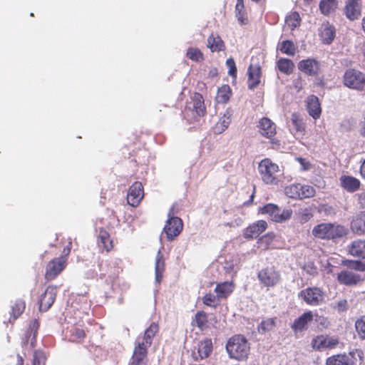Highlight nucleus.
Masks as SVG:
<instances>
[{"label": "nucleus", "mask_w": 365, "mask_h": 365, "mask_svg": "<svg viewBox=\"0 0 365 365\" xmlns=\"http://www.w3.org/2000/svg\"><path fill=\"white\" fill-rule=\"evenodd\" d=\"M259 133L267 138H272L277 133V127L274 122L269 118L264 117L259 122Z\"/></svg>", "instance_id": "19"}, {"label": "nucleus", "mask_w": 365, "mask_h": 365, "mask_svg": "<svg viewBox=\"0 0 365 365\" xmlns=\"http://www.w3.org/2000/svg\"><path fill=\"white\" fill-rule=\"evenodd\" d=\"M26 309V302L21 299H17L11 307L10 315L14 319L21 317Z\"/></svg>", "instance_id": "33"}, {"label": "nucleus", "mask_w": 365, "mask_h": 365, "mask_svg": "<svg viewBox=\"0 0 365 365\" xmlns=\"http://www.w3.org/2000/svg\"><path fill=\"white\" fill-rule=\"evenodd\" d=\"M235 289V284L233 281L218 282L215 288V293L217 294L221 301H226L232 294Z\"/></svg>", "instance_id": "18"}, {"label": "nucleus", "mask_w": 365, "mask_h": 365, "mask_svg": "<svg viewBox=\"0 0 365 365\" xmlns=\"http://www.w3.org/2000/svg\"><path fill=\"white\" fill-rule=\"evenodd\" d=\"M279 50L288 56H294L296 53L297 47L290 40L282 41L279 43Z\"/></svg>", "instance_id": "38"}, {"label": "nucleus", "mask_w": 365, "mask_h": 365, "mask_svg": "<svg viewBox=\"0 0 365 365\" xmlns=\"http://www.w3.org/2000/svg\"><path fill=\"white\" fill-rule=\"evenodd\" d=\"M346 306H347V302L346 299L341 300L337 303L338 309L339 311L346 310Z\"/></svg>", "instance_id": "55"}, {"label": "nucleus", "mask_w": 365, "mask_h": 365, "mask_svg": "<svg viewBox=\"0 0 365 365\" xmlns=\"http://www.w3.org/2000/svg\"><path fill=\"white\" fill-rule=\"evenodd\" d=\"M201 318H207V313L203 311L197 312L195 314V319H201Z\"/></svg>", "instance_id": "59"}, {"label": "nucleus", "mask_w": 365, "mask_h": 365, "mask_svg": "<svg viewBox=\"0 0 365 365\" xmlns=\"http://www.w3.org/2000/svg\"><path fill=\"white\" fill-rule=\"evenodd\" d=\"M313 314L311 311L304 312L297 319H312Z\"/></svg>", "instance_id": "57"}, {"label": "nucleus", "mask_w": 365, "mask_h": 365, "mask_svg": "<svg viewBox=\"0 0 365 365\" xmlns=\"http://www.w3.org/2000/svg\"><path fill=\"white\" fill-rule=\"evenodd\" d=\"M336 279L340 284L349 287L356 285L362 280L359 274L346 269L341 270L338 273Z\"/></svg>", "instance_id": "16"}, {"label": "nucleus", "mask_w": 365, "mask_h": 365, "mask_svg": "<svg viewBox=\"0 0 365 365\" xmlns=\"http://www.w3.org/2000/svg\"><path fill=\"white\" fill-rule=\"evenodd\" d=\"M192 101L193 103V110L199 116H204L206 114V107L204 98L200 93H194Z\"/></svg>", "instance_id": "31"}, {"label": "nucleus", "mask_w": 365, "mask_h": 365, "mask_svg": "<svg viewBox=\"0 0 365 365\" xmlns=\"http://www.w3.org/2000/svg\"><path fill=\"white\" fill-rule=\"evenodd\" d=\"M38 327H39L38 321H33L29 324V329H28V331L26 334V336H30L32 333L34 334V336H33V338H32L31 342V346H34V342L36 341V332H37Z\"/></svg>", "instance_id": "43"}, {"label": "nucleus", "mask_w": 365, "mask_h": 365, "mask_svg": "<svg viewBox=\"0 0 365 365\" xmlns=\"http://www.w3.org/2000/svg\"><path fill=\"white\" fill-rule=\"evenodd\" d=\"M285 195L292 199L303 200L313 197L316 194L315 188L309 185L293 183L284 188Z\"/></svg>", "instance_id": "6"}, {"label": "nucleus", "mask_w": 365, "mask_h": 365, "mask_svg": "<svg viewBox=\"0 0 365 365\" xmlns=\"http://www.w3.org/2000/svg\"><path fill=\"white\" fill-rule=\"evenodd\" d=\"M226 65L228 67V74L234 78H237V69L235 60L232 58H227Z\"/></svg>", "instance_id": "47"}, {"label": "nucleus", "mask_w": 365, "mask_h": 365, "mask_svg": "<svg viewBox=\"0 0 365 365\" xmlns=\"http://www.w3.org/2000/svg\"><path fill=\"white\" fill-rule=\"evenodd\" d=\"M235 16L240 25H245L248 23V19L245 10V6L242 9L235 6Z\"/></svg>", "instance_id": "42"}, {"label": "nucleus", "mask_w": 365, "mask_h": 365, "mask_svg": "<svg viewBox=\"0 0 365 365\" xmlns=\"http://www.w3.org/2000/svg\"><path fill=\"white\" fill-rule=\"evenodd\" d=\"M76 335L78 339L83 338L85 336L84 331L82 329H77L76 331Z\"/></svg>", "instance_id": "62"}, {"label": "nucleus", "mask_w": 365, "mask_h": 365, "mask_svg": "<svg viewBox=\"0 0 365 365\" xmlns=\"http://www.w3.org/2000/svg\"><path fill=\"white\" fill-rule=\"evenodd\" d=\"M207 46L212 52H220L225 49V44L219 35L212 34L207 38Z\"/></svg>", "instance_id": "30"}, {"label": "nucleus", "mask_w": 365, "mask_h": 365, "mask_svg": "<svg viewBox=\"0 0 365 365\" xmlns=\"http://www.w3.org/2000/svg\"><path fill=\"white\" fill-rule=\"evenodd\" d=\"M97 243L98 246L110 252L113 248V242L110 238V234L103 228H101L97 237Z\"/></svg>", "instance_id": "27"}, {"label": "nucleus", "mask_w": 365, "mask_h": 365, "mask_svg": "<svg viewBox=\"0 0 365 365\" xmlns=\"http://www.w3.org/2000/svg\"><path fill=\"white\" fill-rule=\"evenodd\" d=\"M356 329L362 339H365V321H356Z\"/></svg>", "instance_id": "52"}, {"label": "nucleus", "mask_w": 365, "mask_h": 365, "mask_svg": "<svg viewBox=\"0 0 365 365\" xmlns=\"http://www.w3.org/2000/svg\"><path fill=\"white\" fill-rule=\"evenodd\" d=\"M327 365H354V357L352 353L349 354H339L329 357L327 360Z\"/></svg>", "instance_id": "28"}, {"label": "nucleus", "mask_w": 365, "mask_h": 365, "mask_svg": "<svg viewBox=\"0 0 365 365\" xmlns=\"http://www.w3.org/2000/svg\"><path fill=\"white\" fill-rule=\"evenodd\" d=\"M163 266L164 262L161 259V257L158 256L156 259L155 262V274H156V279L158 281L160 280V278L161 277V273L163 270Z\"/></svg>", "instance_id": "49"}, {"label": "nucleus", "mask_w": 365, "mask_h": 365, "mask_svg": "<svg viewBox=\"0 0 365 365\" xmlns=\"http://www.w3.org/2000/svg\"><path fill=\"white\" fill-rule=\"evenodd\" d=\"M158 330V325L153 323L148 328L143 339H138L128 365H147V349L152 343V338Z\"/></svg>", "instance_id": "1"}, {"label": "nucleus", "mask_w": 365, "mask_h": 365, "mask_svg": "<svg viewBox=\"0 0 365 365\" xmlns=\"http://www.w3.org/2000/svg\"><path fill=\"white\" fill-rule=\"evenodd\" d=\"M339 344V340L337 338L334 336H325V348L327 349H333Z\"/></svg>", "instance_id": "51"}, {"label": "nucleus", "mask_w": 365, "mask_h": 365, "mask_svg": "<svg viewBox=\"0 0 365 365\" xmlns=\"http://www.w3.org/2000/svg\"><path fill=\"white\" fill-rule=\"evenodd\" d=\"M346 265L354 270L365 272V263L359 260H349Z\"/></svg>", "instance_id": "46"}, {"label": "nucleus", "mask_w": 365, "mask_h": 365, "mask_svg": "<svg viewBox=\"0 0 365 365\" xmlns=\"http://www.w3.org/2000/svg\"><path fill=\"white\" fill-rule=\"evenodd\" d=\"M361 7L360 0H347L344 7L346 18L351 21L359 19L361 16Z\"/></svg>", "instance_id": "21"}, {"label": "nucleus", "mask_w": 365, "mask_h": 365, "mask_svg": "<svg viewBox=\"0 0 365 365\" xmlns=\"http://www.w3.org/2000/svg\"><path fill=\"white\" fill-rule=\"evenodd\" d=\"M57 294V287L48 285L38 299L40 312H46L54 303Z\"/></svg>", "instance_id": "12"}, {"label": "nucleus", "mask_w": 365, "mask_h": 365, "mask_svg": "<svg viewBox=\"0 0 365 365\" xmlns=\"http://www.w3.org/2000/svg\"><path fill=\"white\" fill-rule=\"evenodd\" d=\"M202 303L208 307L216 308L221 303V299L219 298L217 294H214L212 292L205 294L202 297Z\"/></svg>", "instance_id": "39"}, {"label": "nucleus", "mask_w": 365, "mask_h": 365, "mask_svg": "<svg viewBox=\"0 0 365 365\" xmlns=\"http://www.w3.org/2000/svg\"><path fill=\"white\" fill-rule=\"evenodd\" d=\"M359 202L363 207H365V192L359 195Z\"/></svg>", "instance_id": "60"}, {"label": "nucleus", "mask_w": 365, "mask_h": 365, "mask_svg": "<svg viewBox=\"0 0 365 365\" xmlns=\"http://www.w3.org/2000/svg\"><path fill=\"white\" fill-rule=\"evenodd\" d=\"M290 122L292 123L291 131L297 137H303L306 134V124L303 118L297 113L291 115Z\"/></svg>", "instance_id": "17"}, {"label": "nucleus", "mask_w": 365, "mask_h": 365, "mask_svg": "<svg viewBox=\"0 0 365 365\" xmlns=\"http://www.w3.org/2000/svg\"><path fill=\"white\" fill-rule=\"evenodd\" d=\"M17 357H18V361L16 365H23V363H24L23 358L19 354L17 355Z\"/></svg>", "instance_id": "64"}, {"label": "nucleus", "mask_w": 365, "mask_h": 365, "mask_svg": "<svg viewBox=\"0 0 365 365\" xmlns=\"http://www.w3.org/2000/svg\"><path fill=\"white\" fill-rule=\"evenodd\" d=\"M336 30L334 26L328 21L322 24L319 30V36L322 41L326 44H330L334 39Z\"/></svg>", "instance_id": "26"}, {"label": "nucleus", "mask_w": 365, "mask_h": 365, "mask_svg": "<svg viewBox=\"0 0 365 365\" xmlns=\"http://www.w3.org/2000/svg\"><path fill=\"white\" fill-rule=\"evenodd\" d=\"M68 259L65 257H55L46 266L44 279L46 282L54 280L66 269Z\"/></svg>", "instance_id": "9"}, {"label": "nucleus", "mask_w": 365, "mask_h": 365, "mask_svg": "<svg viewBox=\"0 0 365 365\" xmlns=\"http://www.w3.org/2000/svg\"><path fill=\"white\" fill-rule=\"evenodd\" d=\"M341 186L348 192L356 191L360 187V181L352 176L344 175L340 178Z\"/></svg>", "instance_id": "29"}, {"label": "nucleus", "mask_w": 365, "mask_h": 365, "mask_svg": "<svg viewBox=\"0 0 365 365\" xmlns=\"http://www.w3.org/2000/svg\"><path fill=\"white\" fill-rule=\"evenodd\" d=\"M248 79L247 84L250 89L257 88L260 83L261 78V67L259 65L250 64L248 68Z\"/></svg>", "instance_id": "23"}, {"label": "nucleus", "mask_w": 365, "mask_h": 365, "mask_svg": "<svg viewBox=\"0 0 365 365\" xmlns=\"http://www.w3.org/2000/svg\"><path fill=\"white\" fill-rule=\"evenodd\" d=\"M270 139H271V140H270L271 143L272 145H272V148H274V145L277 147H279L280 145L279 140L273 139L272 138Z\"/></svg>", "instance_id": "63"}, {"label": "nucleus", "mask_w": 365, "mask_h": 365, "mask_svg": "<svg viewBox=\"0 0 365 365\" xmlns=\"http://www.w3.org/2000/svg\"><path fill=\"white\" fill-rule=\"evenodd\" d=\"M195 322V325L199 327L202 331L205 329V324L207 321H194Z\"/></svg>", "instance_id": "58"}, {"label": "nucleus", "mask_w": 365, "mask_h": 365, "mask_svg": "<svg viewBox=\"0 0 365 365\" xmlns=\"http://www.w3.org/2000/svg\"><path fill=\"white\" fill-rule=\"evenodd\" d=\"M274 325V321H262L258 326V331L264 333L266 331L270 330Z\"/></svg>", "instance_id": "48"}, {"label": "nucleus", "mask_w": 365, "mask_h": 365, "mask_svg": "<svg viewBox=\"0 0 365 365\" xmlns=\"http://www.w3.org/2000/svg\"><path fill=\"white\" fill-rule=\"evenodd\" d=\"M360 173L361 177L365 179V160L362 163L361 167H360Z\"/></svg>", "instance_id": "61"}, {"label": "nucleus", "mask_w": 365, "mask_h": 365, "mask_svg": "<svg viewBox=\"0 0 365 365\" xmlns=\"http://www.w3.org/2000/svg\"><path fill=\"white\" fill-rule=\"evenodd\" d=\"M186 56L195 62H202L204 61V55L202 52L195 47H190L187 50Z\"/></svg>", "instance_id": "40"}, {"label": "nucleus", "mask_w": 365, "mask_h": 365, "mask_svg": "<svg viewBox=\"0 0 365 365\" xmlns=\"http://www.w3.org/2000/svg\"><path fill=\"white\" fill-rule=\"evenodd\" d=\"M231 115L230 112L228 110L224 113L215 125V133H221L228 128L232 120Z\"/></svg>", "instance_id": "36"}, {"label": "nucleus", "mask_w": 365, "mask_h": 365, "mask_svg": "<svg viewBox=\"0 0 365 365\" xmlns=\"http://www.w3.org/2000/svg\"><path fill=\"white\" fill-rule=\"evenodd\" d=\"M345 86L357 91H363L365 88V74L360 71L349 68L343 76Z\"/></svg>", "instance_id": "8"}, {"label": "nucleus", "mask_w": 365, "mask_h": 365, "mask_svg": "<svg viewBox=\"0 0 365 365\" xmlns=\"http://www.w3.org/2000/svg\"><path fill=\"white\" fill-rule=\"evenodd\" d=\"M313 217V214L310 209L304 208L299 212V220L301 223L308 222Z\"/></svg>", "instance_id": "45"}, {"label": "nucleus", "mask_w": 365, "mask_h": 365, "mask_svg": "<svg viewBox=\"0 0 365 365\" xmlns=\"http://www.w3.org/2000/svg\"><path fill=\"white\" fill-rule=\"evenodd\" d=\"M307 110L309 114L315 120L318 119L322 113V109L319 98L312 95L307 100Z\"/></svg>", "instance_id": "25"}, {"label": "nucleus", "mask_w": 365, "mask_h": 365, "mask_svg": "<svg viewBox=\"0 0 365 365\" xmlns=\"http://www.w3.org/2000/svg\"><path fill=\"white\" fill-rule=\"evenodd\" d=\"M312 346L316 350H324L325 348V336L320 335L313 339L312 341Z\"/></svg>", "instance_id": "41"}, {"label": "nucleus", "mask_w": 365, "mask_h": 365, "mask_svg": "<svg viewBox=\"0 0 365 365\" xmlns=\"http://www.w3.org/2000/svg\"><path fill=\"white\" fill-rule=\"evenodd\" d=\"M312 235L318 239L336 241L348 234L347 228L337 223L323 222L314 226Z\"/></svg>", "instance_id": "2"}, {"label": "nucleus", "mask_w": 365, "mask_h": 365, "mask_svg": "<svg viewBox=\"0 0 365 365\" xmlns=\"http://www.w3.org/2000/svg\"><path fill=\"white\" fill-rule=\"evenodd\" d=\"M174 206L168 212V219L164 227V232L169 240H173L178 236L182 230L183 223L180 217H175Z\"/></svg>", "instance_id": "11"}, {"label": "nucleus", "mask_w": 365, "mask_h": 365, "mask_svg": "<svg viewBox=\"0 0 365 365\" xmlns=\"http://www.w3.org/2000/svg\"><path fill=\"white\" fill-rule=\"evenodd\" d=\"M212 351V342L210 339H206L198 344L197 353H192V357L197 360L207 358Z\"/></svg>", "instance_id": "24"}, {"label": "nucleus", "mask_w": 365, "mask_h": 365, "mask_svg": "<svg viewBox=\"0 0 365 365\" xmlns=\"http://www.w3.org/2000/svg\"><path fill=\"white\" fill-rule=\"evenodd\" d=\"M298 296L307 304L318 306L324 302L325 293L319 287H310L301 290Z\"/></svg>", "instance_id": "10"}, {"label": "nucleus", "mask_w": 365, "mask_h": 365, "mask_svg": "<svg viewBox=\"0 0 365 365\" xmlns=\"http://www.w3.org/2000/svg\"><path fill=\"white\" fill-rule=\"evenodd\" d=\"M338 3L336 0H322L319 2V10L324 16H329L334 12L337 8Z\"/></svg>", "instance_id": "34"}, {"label": "nucleus", "mask_w": 365, "mask_h": 365, "mask_svg": "<svg viewBox=\"0 0 365 365\" xmlns=\"http://www.w3.org/2000/svg\"><path fill=\"white\" fill-rule=\"evenodd\" d=\"M350 228L356 235H365V210L359 212L352 217Z\"/></svg>", "instance_id": "20"}, {"label": "nucleus", "mask_w": 365, "mask_h": 365, "mask_svg": "<svg viewBox=\"0 0 365 365\" xmlns=\"http://www.w3.org/2000/svg\"><path fill=\"white\" fill-rule=\"evenodd\" d=\"M267 228V223L265 220H258L243 230V237L247 240H252L257 237Z\"/></svg>", "instance_id": "15"}, {"label": "nucleus", "mask_w": 365, "mask_h": 365, "mask_svg": "<svg viewBox=\"0 0 365 365\" xmlns=\"http://www.w3.org/2000/svg\"><path fill=\"white\" fill-rule=\"evenodd\" d=\"M226 351L230 359L245 361L250 354V344L247 339L241 334L230 337L225 346Z\"/></svg>", "instance_id": "3"}, {"label": "nucleus", "mask_w": 365, "mask_h": 365, "mask_svg": "<svg viewBox=\"0 0 365 365\" xmlns=\"http://www.w3.org/2000/svg\"><path fill=\"white\" fill-rule=\"evenodd\" d=\"M359 132L361 135L365 136V117L363 120L359 123Z\"/></svg>", "instance_id": "56"}, {"label": "nucleus", "mask_w": 365, "mask_h": 365, "mask_svg": "<svg viewBox=\"0 0 365 365\" xmlns=\"http://www.w3.org/2000/svg\"><path fill=\"white\" fill-rule=\"evenodd\" d=\"M259 283L267 289L276 287L282 279L280 272L274 267H266L257 273Z\"/></svg>", "instance_id": "5"}, {"label": "nucleus", "mask_w": 365, "mask_h": 365, "mask_svg": "<svg viewBox=\"0 0 365 365\" xmlns=\"http://www.w3.org/2000/svg\"><path fill=\"white\" fill-rule=\"evenodd\" d=\"M297 160L302 167L303 170H308L311 168L310 163L306 159L303 158H298Z\"/></svg>", "instance_id": "54"}, {"label": "nucleus", "mask_w": 365, "mask_h": 365, "mask_svg": "<svg viewBox=\"0 0 365 365\" xmlns=\"http://www.w3.org/2000/svg\"><path fill=\"white\" fill-rule=\"evenodd\" d=\"M262 214H267L269 216L270 220L277 223H282L289 220L292 215V210L284 209L281 210L279 207L272 203H268L260 208Z\"/></svg>", "instance_id": "7"}, {"label": "nucleus", "mask_w": 365, "mask_h": 365, "mask_svg": "<svg viewBox=\"0 0 365 365\" xmlns=\"http://www.w3.org/2000/svg\"><path fill=\"white\" fill-rule=\"evenodd\" d=\"M301 17L297 11H292L285 18L286 24L292 31L299 27L301 24Z\"/></svg>", "instance_id": "37"}, {"label": "nucleus", "mask_w": 365, "mask_h": 365, "mask_svg": "<svg viewBox=\"0 0 365 365\" xmlns=\"http://www.w3.org/2000/svg\"><path fill=\"white\" fill-rule=\"evenodd\" d=\"M46 356L43 351H35L32 365H45Z\"/></svg>", "instance_id": "44"}, {"label": "nucleus", "mask_w": 365, "mask_h": 365, "mask_svg": "<svg viewBox=\"0 0 365 365\" xmlns=\"http://www.w3.org/2000/svg\"><path fill=\"white\" fill-rule=\"evenodd\" d=\"M277 67L281 73L289 75L294 71V63L289 58H280L277 61Z\"/></svg>", "instance_id": "32"}, {"label": "nucleus", "mask_w": 365, "mask_h": 365, "mask_svg": "<svg viewBox=\"0 0 365 365\" xmlns=\"http://www.w3.org/2000/svg\"><path fill=\"white\" fill-rule=\"evenodd\" d=\"M348 253L354 257L365 259V240L352 241L348 246Z\"/></svg>", "instance_id": "22"}, {"label": "nucleus", "mask_w": 365, "mask_h": 365, "mask_svg": "<svg viewBox=\"0 0 365 365\" xmlns=\"http://www.w3.org/2000/svg\"><path fill=\"white\" fill-rule=\"evenodd\" d=\"M144 197L143 184L139 181L133 182L128 189L127 202L132 207H137Z\"/></svg>", "instance_id": "13"}, {"label": "nucleus", "mask_w": 365, "mask_h": 365, "mask_svg": "<svg viewBox=\"0 0 365 365\" xmlns=\"http://www.w3.org/2000/svg\"><path fill=\"white\" fill-rule=\"evenodd\" d=\"M293 330L297 333L307 329V321H294L292 324Z\"/></svg>", "instance_id": "50"}, {"label": "nucleus", "mask_w": 365, "mask_h": 365, "mask_svg": "<svg viewBox=\"0 0 365 365\" xmlns=\"http://www.w3.org/2000/svg\"><path fill=\"white\" fill-rule=\"evenodd\" d=\"M279 171V165L269 158H264L259 163L258 172L266 185H277Z\"/></svg>", "instance_id": "4"}, {"label": "nucleus", "mask_w": 365, "mask_h": 365, "mask_svg": "<svg viewBox=\"0 0 365 365\" xmlns=\"http://www.w3.org/2000/svg\"><path fill=\"white\" fill-rule=\"evenodd\" d=\"M72 248V241L69 239L67 245L63 248L62 251V255L61 257H65L68 259V256L70 255Z\"/></svg>", "instance_id": "53"}, {"label": "nucleus", "mask_w": 365, "mask_h": 365, "mask_svg": "<svg viewBox=\"0 0 365 365\" xmlns=\"http://www.w3.org/2000/svg\"><path fill=\"white\" fill-rule=\"evenodd\" d=\"M232 96V90L230 86L222 85L217 90L216 101L218 103H226L229 101Z\"/></svg>", "instance_id": "35"}, {"label": "nucleus", "mask_w": 365, "mask_h": 365, "mask_svg": "<svg viewBox=\"0 0 365 365\" xmlns=\"http://www.w3.org/2000/svg\"><path fill=\"white\" fill-rule=\"evenodd\" d=\"M297 67L301 72L311 76H317L321 73L320 63L314 58L301 60Z\"/></svg>", "instance_id": "14"}]
</instances>
